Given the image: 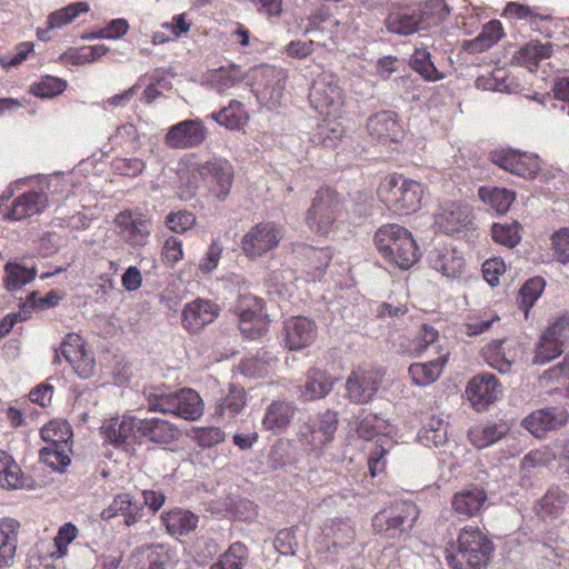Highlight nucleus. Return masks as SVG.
I'll list each match as a JSON object with an SVG mask.
<instances>
[{"label": "nucleus", "mask_w": 569, "mask_h": 569, "mask_svg": "<svg viewBox=\"0 0 569 569\" xmlns=\"http://www.w3.org/2000/svg\"><path fill=\"white\" fill-rule=\"evenodd\" d=\"M375 246L381 258L401 270H409L420 260V249L412 233L398 223L379 227L373 237Z\"/></svg>", "instance_id": "nucleus-1"}, {"label": "nucleus", "mask_w": 569, "mask_h": 569, "mask_svg": "<svg viewBox=\"0 0 569 569\" xmlns=\"http://www.w3.org/2000/svg\"><path fill=\"white\" fill-rule=\"evenodd\" d=\"M376 193L388 211L397 216H408L421 208L425 187L417 180L393 172L381 178Z\"/></svg>", "instance_id": "nucleus-2"}, {"label": "nucleus", "mask_w": 569, "mask_h": 569, "mask_svg": "<svg viewBox=\"0 0 569 569\" xmlns=\"http://www.w3.org/2000/svg\"><path fill=\"white\" fill-rule=\"evenodd\" d=\"M495 545L478 527L465 526L458 533L457 546L447 550L451 569H486L492 559Z\"/></svg>", "instance_id": "nucleus-3"}, {"label": "nucleus", "mask_w": 569, "mask_h": 569, "mask_svg": "<svg viewBox=\"0 0 569 569\" xmlns=\"http://www.w3.org/2000/svg\"><path fill=\"white\" fill-rule=\"evenodd\" d=\"M356 432L359 438L372 440L379 438L368 457V469L372 478L385 475L387 469V456L396 446L391 439L392 426L380 413L362 412L357 417Z\"/></svg>", "instance_id": "nucleus-4"}, {"label": "nucleus", "mask_w": 569, "mask_h": 569, "mask_svg": "<svg viewBox=\"0 0 569 569\" xmlns=\"http://www.w3.org/2000/svg\"><path fill=\"white\" fill-rule=\"evenodd\" d=\"M346 213L343 197L335 188L322 186L306 212V223L313 233L327 237L337 229Z\"/></svg>", "instance_id": "nucleus-5"}, {"label": "nucleus", "mask_w": 569, "mask_h": 569, "mask_svg": "<svg viewBox=\"0 0 569 569\" xmlns=\"http://www.w3.org/2000/svg\"><path fill=\"white\" fill-rule=\"evenodd\" d=\"M419 515L420 510L415 502L396 501L373 516L372 530L388 539H400L409 535Z\"/></svg>", "instance_id": "nucleus-6"}, {"label": "nucleus", "mask_w": 569, "mask_h": 569, "mask_svg": "<svg viewBox=\"0 0 569 569\" xmlns=\"http://www.w3.org/2000/svg\"><path fill=\"white\" fill-rule=\"evenodd\" d=\"M237 283H242L234 306V312L239 319L240 331L249 339H257L267 330L268 317L263 313L262 300L247 292L246 282L234 276Z\"/></svg>", "instance_id": "nucleus-7"}, {"label": "nucleus", "mask_w": 569, "mask_h": 569, "mask_svg": "<svg viewBox=\"0 0 569 569\" xmlns=\"http://www.w3.org/2000/svg\"><path fill=\"white\" fill-rule=\"evenodd\" d=\"M339 425L337 411L327 409L317 418L301 421L297 426L299 441L309 450L321 449L330 443Z\"/></svg>", "instance_id": "nucleus-8"}, {"label": "nucleus", "mask_w": 569, "mask_h": 569, "mask_svg": "<svg viewBox=\"0 0 569 569\" xmlns=\"http://www.w3.org/2000/svg\"><path fill=\"white\" fill-rule=\"evenodd\" d=\"M61 356L80 378L87 379L93 376L96 371L94 357L79 335L68 333L63 338L59 350L56 351L57 361H60Z\"/></svg>", "instance_id": "nucleus-9"}, {"label": "nucleus", "mask_w": 569, "mask_h": 569, "mask_svg": "<svg viewBox=\"0 0 569 569\" xmlns=\"http://www.w3.org/2000/svg\"><path fill=\"white\" fill-rule=\"evenodd\" d=\"M569 341V316H561L541 335L536 347L533 363L546 365L563 352Z\"/></svg>", "instance_id": "nucleus-10"}, {"label": "nucleus", "mask_w": 569, "mask_h": 569, "mask_svg": "<svg viewBox=\"0 0 569 569\" xmlns=\"http://www.w3.org/2000/svg\"><path fill=\"white\" fill-rule=\"evenodd\" d=\"M208 137V130L199 119H187L168 128L163 142L171 149H192L201 146Z\"/></svg>", "instance_id": "nucleus-11"}, {"label": "nucleus", "mask_w": 569, "mask_h": 569, "mask_svg": "<svg viewBox=\"0 0 569 569\" xmlns=\"http://www.w3.org/2000/svg\"><path fill=\"white\" fill-rule=\"evenodd\" d=\"M198 171L212 197L223 201L229 196L233 181V168L230 162L222 159L210 160L199 166Z\"/></svg>", "instance_id": "nucleus-12"}, {"label": "nucleus", "mask_w": 569, "mask_h": 569, "mask_svg": "<svg viewBox=\"0 0 569 569\" xmlns=\"http://www.w3.org/2000/svg\"><path fill=\"white\" fill-rule=\"evenodd\" d=\"M381 380L380 371L358 367L347 378V397L353 403H368L377 393Z\"/></svg>", "instance_id": "nucleus-13"}, {"label": "nucleus", "mask_w": 569, "mask_h": 569, "mask_svg": "<svg viewBox=\"0 0 569 569\" xmlns=\"http://www.w3.org/2000/svg\"><path fill=\"white\" fill-rule=\"evenodd\" d=\"M309 99L311 106L326 117L338 118L342 112L343 94L336 83L316 80L310 88Z\"/></svg>", "instance_id": "nucleus-14"}, {"label": "nucleus", "mask_w": 569, "mask_h": 569, "mask_svg": "<svg viewBox=\"0 0 569 569\" xmlns=\"http://www.w3.org/2000/svg\"><path fill=\"white\" fill-rule=\"evenodd\" d=\"M120 238L131 247H143L151 234L150 223L141 213L124 210L114 218Z\"/></svg>", "instance_id": "nucleus-15"}, {"label": "nucleus", "mask_w": 569, "mask_h": 569, "mask_svg": "<svg viewBox=\"0 0 569 569\" xmlns=\"http://www.w3.org/2000/svg\"><path fill=\"white\" fill-rule=\"evenodd\" d=\"M220 307L211 300L197 298L184 305L181 325L190 333H199L220 315Z\"/></svg>", "instance_id": "nucleus-16"}, {"label": "nucleus", "mask_w": 569, "mask_h": 569, "mask_svg": "<svg viewBox=\"0 0 569 569\" xmlns=\"http://www.w3.org/2000/svg\"><path fill=\"white\" fill-rule=\"evenodd\" d=\"M292 252L301 261L303 271L310 281L321 280L332 260L330 247L316 248L306 243L292 247Z\"/></svg>", "instance_id": "nucleus-17"}, {"label": "nucleus", "mask_w": 569, "mask_h": 569, "mask_svg": "<svg viewBox=\"0 0 569 569\" xmlns=\"http://www.w3.org/2000/svg\"><path fill=\"white\" fill-rule=\"evenodd\" d=\"M280 240V230L272 223H258L249 229L241 241L243 252L251 258L272 250Z\"/></svg>", "instance_id": "nucleus-18"}, {"label": "nucleus", "mask_w": 569, "mask_h": 569, "mask_svg": "<svg viewBox=\"0 0 569 569\" xmlns=\"http://www.w3.org/2000/svg\"><path fill=\"white\" fill-rule=\"evenodd\" d=\"M367 130L372 139L383 144L399 142L405 137L398 114L390 110H383L369 117Z\"/></svg>", "instance_id": "nucleus-19"}, {"label": "nucleus", "mask_w": 569, "mask_h": 569, "mask_svg": "<svg viewBox=\"0 0 569 569\" xmlns=\"http://www.w3.org/2000/svg\"><path fill=\"white\" fill-rule=\"evenodd\" d=\"M491 160L501 169L528 179L535 178L540 170L538 157L516 150L495 151Z\"/></svg>", "instance_id": "nucleus-20"}, {"label": "nucleus", "mask_w": 569, "mask_h": 569, "mask_svg": "<svg viewBox=\"0 0 569 569\" xmlns=\"http://www.w3.org/2000/svg\"><path fill=\"white\" fill-rule=\"evenodd\" d=\"M569 413L561 407H549L531 412L522 420V427L537 438H542L548 431L563 426Z\"/></svg>", "instance_id": "nucleus-21"}, {"label": "nucleus", "mask_w": 569, "mask_h": 569, "mask_svg": "<svg viewBox=\"0 0 569 569\" xmlns=\"http://www.w3.org/2000/svg\"><path fill=\"white\" fill-rule=\"evenodd\" d=\"M501 392L498 379L491 373L475 376L468 383L466 393L477 410H485L495 402Z\"/></svg>", "instance_id": "nucleus-22"}, {"label": "nucleus", "mask_w": 569, "mask_h": 569, "mask_svg": "<svg viewBox=\"0 0 569 569\" xmlns=\"http://www.w3.org/2000/svg\"><path fill=\"white\" fill-rule=\"evenodd\" d=\"M488 499L482 488L471 487L456 492L451 499V509L461 519L478 517Z\"/></svg>", "instance_id": "nucleus-23"}, {"label": "nucleus", "mask_w": 569, "mask_h": 569, "mask_svg": "<svg viewBox=\"0 0 569 569\" xmlns=\"http://www.w3.org/2000/svg\"><path fill=\"white\" fill-rule=\"evenodd\" d=\"M430 266L443 276L457 279L462 277L466 268V260L462 253L453 247H441L431 252Z\"/></svg>", "instance_id": "nucleus-24"}, {"label": "nucleus", "mask_w": 569, "mask_h": 569, "mask_svg": "<svg viewBox=\"0 0 569 569\" xmlns=\"http://www.w3.org/2000/svg\"><path fill=\"white\" fill-rule=\"evenodd\" d=\"M339 21L325 7L317 9L306 19L301 20L300 29L303 33H318L317 42L325 44L327 39H332Z\"/></svg>", "instance_id": "nucleus-25"}, {"label": "nucleus", "mask_w": 569, "mask_h": 569, "mask_svg": "<svg viewBox=\"0 0 569 569\" xmlns=\"http://www.w3.org/2000/svg\"><path fill=\"white\" fill-rule=\"evenodd\" d=\"M143 507L139 500L133 499L129 493H120L114 497L108 508L102 510L101 518L110 520L114 517H123L124 523L131 526L137 523L142 517Z\"/></svg>", "instance_id": "nucleus-26"}, {"label": "nucleus", "mask_w": 569, "mask_h": 569, "mask_svg": "<svg viewBox=\"0 0 569 569\" xmlns=\"http://www.w3.org/2000/svg\"><path fill=\"white\" fill-rule=\"evenodd\" d=\"M386 27L388 31L401 36L422 30L418 8L405 7L391 11L386 19Z\"/></svg>", "instance_id": "nucleus-27"}, {"label": "nucleus", "mask_w": 569, "mask_h": 569, "mask_svg": "<svg viewBox=\"0 0 569 569\" xmlns=\"http://www.w3.org/2000/svg\"><path fill=\"white\" fill-rule=\"evenodd\" d=\"M317 335L316 323L306 317H296L287 325V347L298 350L310 346Z\"/></svg>", "instance_id": "nucleus-28"}, {"label": "nucleus", "mask_w": 569, "mask_h": 569, "mask_svg": "<svg viewBox=\"0 0 569 569\" xmlns=\"http://www.w3.org/2000/svg\"><path fill=\"white\" fill-rule=\"evenodd\" d=\"M138 421L132 416H123L120 418L111 419L106 426L102 427L104 438L108 442L120 447L129 443L132 439H137Z\"/></svg>", "instance_id": "nucleus-29"}, {"label": "nucleus", "mask_w": 569, "mask_h": 569, "mask_svg": "<svg viewBox=\"0 0 569 569\" xmlns=\"http://www.w3.org/2000/svg\"><path fill=\"white\" fill-rule=\"evenodd\" d=\"M18 529L17 520L11 518L0 520V569L9 568L14 562Z\"/></svg>", "instance_id": "nucleus-30"}, {"label": "nucleus", "mask_w": 569, "mask_h": 569, "mask_svg": "<svg viewBox=\"0 0 569 569\" xmlns=\"http://www.w3.org/2000/svg\"><path fill=\"white\" fill-rule=\"evenodd\" d=\"M137 432L140 437L158 443H169L178 435V430L170 422L160 418L138 420Z\"/></svg>", "instance_id": "nucleus-31"}, {"label": "nucleus", "mask_w": 569, "mask_h": 569, "mask_svg": "<svg viewBox=\"0 0 569 569\" xmlns=\"http://www.w3.org/2000/svg\"><path fill=\"white\" fill-rule=\"evenodd\" d=\"M448 361V355L427 362L411 363L408 373L411 382L419 387H426L439 379Z\"/></svg>", "instance_id": "nucleus-32"}, {"label": "nucleus", "mask_w": 569, "mask_h": 569, "mask_svg": "<svg viewBox=\"0 0 569 569\" xmlns=\"http://www.w3.org/2000/svg\"><path fill=\"white\" fill-rule=\"evenodd\" d=\"M47 204L48 197L44 193L36 191L26 192L13 201L8 216L13 220H21L42 212Z\"/></svg>", "instance_id": "nucleus-33"}, {"label": "nucleus", "mask_w": 569, "mask_h": 569, "mask_svg": "<svg viewBox=\"0 0 569 569\" xmlns=\"http://www.w3.org/2000/svg\"><path fill=\"white\" fill-rule=\"evenodd\" d=\"M333 385V379L327 371L311 368L306 375L301 395L306 400L321 399L332 390Z\"/></svg>", "instance_id": "nucleus-34"}, {"label": "nucleus", "mask_w": 569, "mask_h": 569, "mask_svg": "<svg viewBox=\"0 0 569 569\" xmlns=\"http://www.w3.org/2000/svg\"><path fill=\"white\" fill-rule=\"evenodd\" d=\"M503 16L519 20H529L533 30L545 33L546 37H551L549 27L553 24L552 18L550 16L536 13L533 9L527 4L509 2L503 10Z\"/></svg>", "instance_id": "nucleus-35"}, {"label": "nucleus", "mask_w": 569, "mask_h": 569, "mask_svg": "<svg viewBox=\"0 0 569 569\" xmlns=\"http://www.w3.org/2000/svg\"><path fill=\"white\" fill-rule=\"evenodd\" d=\"M174 415L186 420H197L204 411V403L200 395L193 389H181L176 392Z\"/></svg>", "instance_id": "nucleus-36"}, {"label": "nucleus", "mask_w": 569, "mask_h": 569, "mask_svg": "<svg viewBox=\"0 0 569 569\" xmlns=\"http://www.w3.org/2000/svg\"><path fill=\"white\" fill-rule=\"evenodd\" d=\"M569 496L559 487H551L537 503V515L542 519H556L562 515Z\"/></svg>", "instance_id": "nucleus-37"}, {"label": "nucleus", "mask_w": 569, "mask_h": 569, "mask_svg": "<svg viewBox=\"0 0 569 569\" xmlns=\"http://www.w3.org/2000/svg\"><path fill=\"white\" fill-rule=\"evenodd\" d=\"M140 569H167L173 561L171 550L162 545L143 546L134 555Z\"/></svg>", "instance_id": "nucleus-38"}, {"label": "nucleus", "mask_w": 569, "mask_h": 569, "mask_svg": "<svg viewBox=\"0 0 569 569\" xmlns=\"http://www.w3.org/2000/svg\"><path fill=\"white\" fill-rule=\"evenodd\" d=\"M470 222L471 219L469 211L457 204L442 208L441 212L436 216L437 226L446 233L459 232Z\"/></svg>", "instance_id": "nucleus-39"}, {"label": "nucleus", "mask_w": 569, "mask_h": 569, "mask_svg": "<svg viewBox=\"0 0 569 569\" xmlns=\"http://www.w3.org/2000/svg\"><path fill=\"white\" fill-rule=\"evenodd\" d=\"M552 53L551 43H540L531 41L525 47L520 48L513 56L517 64L532 71L538 68L540 60L549 58Z\"/></svg>", "instance_id": "nucleus-40"}, {"label": "nucleus", "mask_w": 569, "mask_h": 569, "mask_svg": "<svg viewBox=\"0 0 569 569\" xmlns=\"http://www.w3.org/2000/svg\"><path fill=\"white\" fill-rule=\"evenodd\" d=\"M198 516L191 511L174 509L162 516V521L172 536L188 535L198 526Z\"/></svg>", "instance_id": "nucleus-41"}, {"label": "nucleus", "mask_w": 569, "mask_h": 569, "mask_svg": "<svg viewBox=\"0 0 569 569\" xmlns=\"http://www.w3.org/2000/svg\"><path fill=\"white\" fill-rule=\"evenodd\" d=\"M209 118L230 130L243 129L249 120L243 104L237 100H231L227 107L211 113Z\"/></svg>", "instance_id": "nucleus-42"}, {"label": "nucleus", "mask_w": 569, "mask_h": 569, "mask_svg": "<svg viewBox=\"0 0 569 569\" xmlns=\"http://www.w3.org/2000/svg\"><path fill=\"white\" fill-rule=\"evenodd\" d=\"M323 539L328 546V549L332 547L349 546L355 539V529L350 523L342 520H332L326 525L322 529Z\"/></svg>", "instance_id": "nucleus-43"}, {"label": "nucleus", "mask_w": 569, "mask_h": 569, "mask_svg": "<svg viewBox=\"0 0 569 569\" xmlns=\"http://www.w3.org/2000/svg\"><path fill=\"white\" fill-rule=\"evenodd\" d=\"M246 405L244 390L230 387L229 392L217 403L214 416L221 419H232L242 411Z\"/></svg>", "instance_id": "nucleus-44"}, {"label": "nucleus", "mask_w": 569, "mask_h": 569, "mask_svg": "<svg viewBox=\"0 0 569 569\" xmlns=\"http://www.w3.org/2000/svg\"><path fill=\"white\" fill-rule=\"evenodd\" d=\"M503 36V28L499 20H491L483 26L481 32L468 42L466 49L472 53L482 52L495 46Z\"/></svg>", "instance_id": "nucleus-45"}, {"label": "nucleus", "mask_w": 569, "mask_h": 569, "mask_svg": "<svg viewBox=\"0 0 569 569\" xmlns=\"http://www.w3.org/2000/svg\"><path fill=\"white\" fill-rule=\"evenodd\" d=\"M22 487L21 468L10 455L0 450V488L16 490Z\"/></svg>", "instance_id": "nucleus-46"}, {"label": "nucleus", "mask_w": 569, "mask_h": 569, "mask_svg": "<svg viewBox=\"0 0 569 569\" xmlns=\"http://www.w3.org/2000/svg\"><path fill=\"white\" fill-rule=\"evenodd\" d=\"M480 199L498 213H506L516 199L513 191L499 187H481Z\"/></svg>", "instance_id": "nucleus-47"}, {"label": "nucleus", "mask_w": 569, "mask_h": 569, "mask_svg": "<svg viewBox=\"0 0 569 569\" xmlns=\"http://www.w3.org/2000/svg\"><path fill=\"white\" fill-rule=\"evenodd\" d=\"M421 27L428 29L441 23L450 13V8L445 0H428L418 8Z\"/></svg>", "instance_id": "nucleus-48"}, {"label": "nucleus", "mask_w": 569, "mask_h": 569, "mask_svg": "<svg viewBox=\"0 0 569 569\" xmlns=\"http://www.w3.org/2000/svg\"><path fill=\"white\" fill-rule=\"evenodd\" d=\"M41 438L47 445L70 446L72 431L64 420H51L40 430Z\"/></svg>", "instance_id": "nucleus-49"}, {"label": "nucleus", "mask_w": 569, "mask_h": 569, "mask_svg": "<svg viewBox=\"0 0 569 569\" xmlns=\"http://www.w3.org/2000/svg\"><path fill=\"white\" fill-rule=\"evenodd\" d=\"M90 7L84 1L71 3L64 8L53 11L48 17V30L62 28L72 23L81 13H87Z\"/></svg>", "instance_id": "nucleus-50"}, {"label": "nucleus", "mask_w": 569, "mask_h": 569, "mask_svg": "<svg viewBox=\"0 0 569 569\" xmlns=\"http://www.w3.org/2000/svg\"><path fill=\"white\" fill-rule=\"evenodd\" d=\"M71 446L47 445L40 450V460L56 471H63L71 462Z\"/></svg>", "instance_id": "nucleus-51"}, {"label": "nucleus", "mask_w": 569, "mask_h": 569, "mask_svg": "<svg viewBox=\"0 0 569 569\" xmlns=\"http://www.w3.org/2000/svg\"><path fill=\"white\" fill-rule=\"evenodd\" d=\"M411 68L427 81H438L443 79V74L435 67L431 61L430 52L426 49L417 48L410 60Z\"/></svg>", "instance_id": "nucleus-52"}, {"label": "nucleus", "mask_w": 569, "mask_h": 569, "mask_svg": "<svg viewBox=\"0 0 569 569\" xmlns=\"http://www.w3.org/2000/svg\"><path fill=\"white\" fill-rule=\"evenodd\" d=\"M503 342V340H495L483 349L487 363L501 373L508 372L513 363L505 351Z\"/></svg>", "instance_id": "nucleus-53"}, {"label": "nucleus", "mask_w": 569, "mask_h": 569, "mask_svg": "<svg viewBox=\"0 0 569 569\" xmlns=\"http://www.w3.org/2000/svg\"><path fill=\"white\" fill-rule=\"evenodd\" d=\"M468 435L477 448H486L501 439L505 430L496 423H489L471 428Z\"/></svg>", "instance_id": "nucleus-54"}, {"label": "nucleus", "mask_w": 569, "mask_h": 569, "mask_svg": "<svg viewBox=\"0 0 569 569\" xmlns=\"http://www.w3.org/2000/svg\"><path fill=\"white\" fill-rule=\"evenodd\" d=\"M546 282L541 277H535L526 281L519 290L518 305L526 315L529 309L535 305L537 299L541 296L545 289Z\"/></svg>", "instance_id": "nucleus-55"}, {"label": "nucleus", "mask_w": 569, "mask_h": 569, "mask_svg": "<svg viewBox=\"0 0 569 569\" xmlns=\"http://www.w3.org/2000/svg\"><path fill=\"white\" fill-rule=\"evenodd\" d=\"M36 277L34 268H27L18 263L6 266V288L14 291L30 283Z\"/></svg>", "instance_id": "nucleus-56"}, {"label": "nucleus", "mask_w": 569, "mask_h": 569, "mask_svg": "<svg viewBox=\"0 0 569 569\" xmlns=\"http://www.w3.org/2000/svg\"><path fill=\"white\" fill-rule=\"evenodd\" d=\"M247 557V548L240 542H236L221 556L218 562L210 569H242Z\"/></svg>", "instance_id": "nucleus-57"}, {"label": "nucleus", "mask_w": 569, "mask_h": 569, "mask_svg": "<svg viewBox=\"0 0 569 569\" xmlns=\"http://www.w3.org/2000/svg\"><path fill=\"white\" fill-rule=\"evenodd\" d=\"M519 229L520 224L517 222L505 224L493 223L492 238L497 243L513 248L520 241Z\"/></svg>", "instance_id": "nucleus-58"}, {"label": "nucleus", "mask_w": 569, "mask_h": 569, "mask_svg": "<svg viewBox=\"0 0 569 569\" xmlns=\"http://www.w3.org/2000/svg\"><path fill=\"white\" fill-rule=\"evenodd\" d=\"M67 82L56 77H44L41 81L31 84L30 92L40 98H52L64 91Z\"/></svg>", "instance_id": "nucleus-59"}, {"label": "nucleus", "mask_w": 569, "mask_h": 569, "mask_svg": "<svg viewBox=\"0 0 569 569\" xmlns=\"http://www.w3.org/2000/svg\"><path fill=\"white\" fill-rule=\"evenodd\" d=\"M164 222L171 231L183 233L194 226L196 216L189 211L172 212L166 217Z\"/></svg>", "instance_id": "nucleus-60"}, {"label": "nucleus", "mask_w": 569, "mask_h": 569, "mask_svg": "<svg viewBox=\"0 0 569 569\" xmlns=\"http://www.w3.org/2000/svg\"><path fill=\"white\" fill-rule=\"evenodd\" d=\"M551 246L559 262H569V227L561 228L551 236Z\"/></svg>", "instance_id": "nucleus-61"}, {"label": "nucleus", "mask_w": 569, "mask_h": 569, "mask_svg": "<svg viewBox=\"0 0 569 569\" xmlns=\"http://www.w3.org/2000/svg\"><path fill=\"white\" fill-rule=\"evenodd\" d=\"M266 429L280 432L284 426V407L280 401L272 402L262 420Z\"/></svg>", "instance_id": "nucleus-62"}, {"label": "nucleus", "mask_w": 569, "mask_h": 569, "mask_svg": "<svg viewBox=\"0 0 569 569\" xmlns=\"http://www.w3.org/2000/svg\"><path fill=\"white\" fill-rule=\"evenodd\" d=\"M345 130L343 127L338 122H331L325 120L323 123L318 126L317 134L318 140L326 147H330L336 140H339Z\"/></svg>", "instance_id": "nucleus-63"}, {"label": "nucleus", "mask_w": 569, "mask_h": 569, "mask_svg": "<svg viewBox=\"0 0 569 569\" xmlns=\"http://www.w3.org/2000/svg\"><path fill=\"white\" fill-rule=\"evenodd\" d=\"M222 251L223 247L220 241L217 239L212 240L204 257L199 262V271L202 273L212 272L219 264Z\"/></svg>", "instance_id": "nucleus-64"}]
</instances>
